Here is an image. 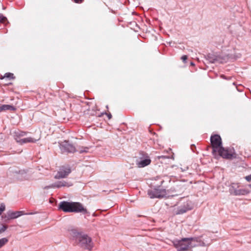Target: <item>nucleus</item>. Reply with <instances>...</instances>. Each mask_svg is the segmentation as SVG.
I'll use <instances>...</instances> for the list:
<instances>
[{
    "instance_id": "nucleus-32",
    "label": "nucleus",
    "mask_w": 251,
    "mask_h": 251,
    "mask_svg": "<svg viewBox=\"0 0 251 251\" xmlns=\"http://www.w3.org/2000/svg\"><path fill=\"white\" fill-rule=\"evenodd\" d=\"M248 186L251 188V184H249Z\"/></svg>"
},
{
    "instance_id": "nucleus-23",
    "label": "nucleus",
    "mask_w": 251,
    "mask_h": 251,
    "mask_svg": "<svg viewBox=\"0 0 251 251\" xmlns=\"http://www.w3.org/2000/svg\"><path fill=\"white\" fill-rule=\"evenodd\" d=\"M7 227L8 226L7 225H3L0 228V234L4 232Z\"/></svg>"
},
{
    "instance_id": "nucleus-4",
    "label": "nucleus",
    "mask_w": 251,
    "mask_h": 251,
    "mask_svg": "<svg viewBox=\"0 0 251 251\" xmlns=\"http://www.w3.org/2000/svg\"><path fill=\"white\" fill-rule=\"evenodd\" d=\"M164 182L163 180L161 181L160 185L156 186L153 190H149L148 195L151 199H161L165 197L167 195V191L165 189H160V186Z\"/></svg>"
},
{
    "instance_id": "nucleus-33",
    "label": "nucleus",
    "mask_w": 251,
    "mask_h": 251,
    "mask_svg": "<svg viewBox=\"0 0 251 251\" xmlns=\"http://www.w3.org/2000/svg\"><path fill=\"white\" fill-rule=\"evenodd\" d=\"M106 108H107V109H108V105H107V106H106Z\"/></svg>"
},
{
    "instance_id": "nucleus-14",
    "label": "nucleus",
    "mask_w": 251,
    "mask_h": 251,
    "mask_svg": "<svg viewBox=\"0 0 251 251\" xmlns=\"http://www.w3.org/2000/svg\"><path fill=\"white\" fill-rule=\"evenodd\" d=\"M151 162V160L150 158L148 156L146 158L142 159L140 161H138L136 163L137 165L139 168L144 167L149 165Z\"/></svg>"
},
{
    "instance_id": "nucleus-2",
    "label": "nucleus",
    "mask_w": 251,
    "mask_h": 251,
    "mask_svg": "<svg viewBox=\"0 0 251 251\" xmlns=\"http://www.w3.org/2000/svg\"><path fill=\"white\" fill-rule=\"evenodd\" d=\"M72 235L75 238L76 244L80 248L89 251L93 248V243L92 239L88 235L82 232L72 230Z\"/></svg>"
},
{
    "instance_id": "nucleus-3",
    "label": "nucleus",
    "mask_w": 251,
    "mask_h": 251,
    "mask_svg": "<svg viewBox=\"0 0 251 251\" xmlns=\"http://www.w3.org/2000/svg\"><path fill=\"white\" fill-rule=\"evenodd\" d=\"M192 241L199 242L200 237L183 238L180 240H175L173 243L178 251H187L191 250Z\"/></svg>"
},
{
    "instance_id": "nucleus-8",
    "label": "nucleus",
    "mask_w": 251,
    "mask_h": 251,
    "mask_svg": "<svg viewBox=\"0 0 251 251\" xmlns=\"http://www.w3.org/2000/svg\"><path fill=\"white\" fill-rule=\"evenodd\" d=\"M60 149L64 153H74L76 151L75 147L69 141H64L60 145Z\"/></svg>"
},
{
    "instance_id": "nucleus-6",
    "label": "nucleus",
    "mask_w": 251,
    "mask_h": 251,
    "mask_svg": "<svg viewBox=\"0 0 251 251\" xmlns=\"http://www.w3.org/2000/svg\"><path fill=\"white\" fill-rule=\"evenodd\" d=\"M217 151L219 155L223 158L231 159L236 157V153L233 148H225L222 146Z\"/></svg>"
},
{
    "instance_id": "nucleus-27",
    "label": "nucleus",
    "mask_w": 251,
    "mask_h": 251,
    "mask_svg": "<svg viewBox=\"0 0 251 251\" xmlns=\"http://www.w3.org/2000/svg\"><path fill=\"white\" fill-rule=\"evenodd\" d=\"M54 188V186H53V184L51 185H49V186H45L44 187V189H50V188Z\"/></svg>"
},
{
    "instance_id": "nucleus-25",
    "label": "nucleus",
    "mask_w": 251,
    "mask_h": 251,
    "mask_svg": "<svg viewBox=\"0 0 251 251\" xmlns=\"http://www.w3.org/2000/svg\"><path fill=\"white\" fill-rule=\"evenodd\" d=\"M245 179L247 181L250 182L251 181V174L246 176Z\"/></svg>"
},
{
    "instance_id": "nucleus-16",
    "label": "nucleus",
    "mask_w": 251,
    "mask_h": 251,
    "mask_svg": "<svg viewBox=\"0 0 251 251\" xmlns=\"http://www.w3.org/2000/svg\"><path fill=\"white\" fill-rule=\"evenodd\" d=\"M217 55L214 54H208L206 56V59L209 61L210 63H215L217 62V60H219L217 58Z\"/></svg>"
},
{
    "instance_id": "nucleus-10",
    "label": "nucleus",
    "mask_w": 251,
    "mask_h": 251,
    "mask_svg": "<svg viewBox=\"0 0 251 251\" xmlns=\"http://www.w3.org/2000/svg\"><path fill=\"white\" fill-rule=\"evenodd\" d=\"M235 184L233 183L229 189V191L231 194H233L235 196L240 195H245L249 194L250 192L247 189H236L235 187Z\"/></svg>"
},
{
    "instance_id": "nucleus-22",
    "label": "nucleus",
    "mask_w": 251,
    "mask_h": 251,
    "mask_svg": "<svg viewBox=\"0 0 251 251\" xmlns=\"http://www.w3.org/2000/svg\"><path fill=\"white\" fill-rule=\"evenodd\" d=\"M5 209V206L4 203H1L0 205V215L1 214L3 211Z\"/></svg>"
},
{
    "instance_id": "nucleus-26",
    "label": "nucleus",
    "mask_w": 251,
    "mask_h": 251,
    "mask_svg": "<svg viewBox=\"0 0 251 251\" xmlns=\"http://www.w3.org/2000/svg\"><path fill=\"white\" fill-rule=\"evenodd\" d=\"M181 59L182 60V61L184 62H186V60H187V55H183L182 57H181Z\"/></svg>"
},
{
    "instance_id": "nucleus-5",
    "label": "nucleus",
    "mask_w": 251,
    "mask_h": 251,
    "mask_svg": "<svg viewBox=\"0 0 251 251\" xmlns=\"http://www.w3.org/2000/svg\"><path fill=\"white\" fill-rule=\"evenodd\" d=\"M210 142L212 148L213 155L216 154L218 150L222 146V141L221 136L218 134H214L211 136Z\"/></svg>"
},
{
    "instance_id": "nucleus-29",
    "label": "nucleus",
    "mask_w": 251,
    "mask_h": 251,
    "mask_svg": "<svg viewBox=\"0 0 251 251\" xmlns=\"http://www.w3.org/2000/svg\"><path fill=\"white\" fill-rule=\"evenodd\" d=\"M73 1H74L75 3H81L83 0H72Z\"/></svg>"
},
{
    "instance_id": "nucleus-1",
    "label": "nucleus",
    "mask_w": 251,
    "mask_h": 251,
    "mask_svg": "<svg viewBox=\"0 0 251 251\" xmlns=\"http://www.w3.org/2000/svg\"><path fill=\"white\" fill-rule=\"evenodd\" d=\"M58 208L65 212L82 213L83 214L88 213L87 210L83 207L81 203L78 202L62 201L59 204Z\"/></svg>"
},
{
    "instance_id": "nucleus-9",
    "label": "nucleus",
    "mask_w": 251,
    "mask_h": 251,
    "mask_svg": "<svg viewBox=\"0 0 251 251\" xmlns=\"http://www.w3.org/2000/svg\"><path fill=\"white\" fill-rule=\"evenodd\" d=\"M71 172V168L69 166L61 167L55 176L56 179L66 177Z\"/></svg>"
},
{
    "instance_id": "nucleus-24",
    "label": "nucleus",
    "mask_w": 251,
    "mask_h": 251,
    "mask_svg": "<svg viewBox=\"0 0 251 251\" xmlns=\"http://www.w3.org/2000/svg\"><path fill=\"white\" fill-rule=\"evenodd\" d=\"M88 150V148H83V150H79V153H83V152H87V150Z\"/></svg>"
},
{
    "instance_id": "nucleus-17",
    "label": "nucleus",
    "mask_w": 251,
    "mask_h": 251,
    "mask_svg": "<svg viewBox=\"0 0 251 251\" xmlns=\"http://www.w3.org/2000/svg\"><path fill=\"white\" fill-rule=\"evenodd\" d=\"M217 59L219 60H217V62H219L220 63H223L224 62H226L228 58L226 55H217Z\"/></svg>"
},
{
    "instance_id": "nucleus-15",
    "label": "nucleus",
    "mask_w": 251,
    "mask_h": 251,
    "mask_svg": "<svg viewBox=\"0 0 251 251\" xmlns=\"http://www.w3.org/2000/svg\"><path fill=\"white\" fill-rule=\"evenodd\" d=\"M16 110V108L11 105L3 104L0 106V112L5 110L15 111Z\"/></svg>"
},
{
    "instance_id": "nucleus-13",
    "label": "nucleus",
    "mask_w": 251,
    "mask_h": 251,
    "mask_svg": "<svg viewBox=\"0 0 251 251\" xmlns=\"http://www.w3.org/2000/svg\"><path fill=\"white\" fill-rule=\"evenodd\" d=\"M17 142L19 143L20 144L22 145L27 143H35L36 142L37 140L32 138V137H27L23 139H17L15 138Z\"/></svg>"
},
{
    "instance_id": "nucleus-18",
    "label": "nucleus",
    "mask_w": 251,
    "mask_h": 251,
    "mask_svg": "<svg viewBox=\"0 0 251 251\" xmlns=\"http://www.w3.org/2000/svg\"><path fill=\"white\" fill-rule=\"evenodd\" d=\"M4 78H8L10 79H14L15 77L14 76V74L11 73H6L4 74L3 76H1L0 78L1 79H3Z\"/></svg>"
},
{
    "instance_id": "nucleus-11",
    "label": "nucleus",
    "mask_w": 251,
    "mask_h": 251,
    "mask_svg": "<svg viewBox=\"0 0 251 251\" xmlns=\"http://www.w3.org/2000/svg\"><path fill=\"white\" fill-rule=\"evenodd\" d=\"M28 214H33L32 213H25L23 211H8L6 213V215L5 216V218L7 219V220H10V219H14L16 218H17L19 217L20 216L24 215H28Z\"/></svg>"
},
{
    "instance_id": "nucleus-21",
    "label": "nucleus",
    "mask_w": 251,
    "mask_h": 251,
    "mask_svg": "<svg viewBox=\"0 0 251 251\" xmlns=\"http://www.w3.org/2000/svg\"><path fill=\"white\" fill-rule=\"evenodd\" d=\"M8 242V240L6 238L0 239V248L2 247L5 244Z\"/></svg>"
},
{
    "instance_id": "nucleus-31",
    "label": "nucleus",
    "mask_w": 251,
    "mask_h": 251,
    "mask_svg": "<svg viewBox=\"0 0 251 251\" xmlns=\"http://www.w3.org/2000/svg\"><path fill=\"white\" fill-rule=\"evenodd\" d=\"M191 65H194V64L193 62H191Z\"/></svg>"
},
{
    "instance_id": "nucleus-28",
    "label": "nucleus",
    "mask_w": 251,
    "mask_h": 251,
    "mask_svg": "<svg viewBox=\"0 0 251 251\" xmlns=\"http://www.w3.org/2000/svg\"><path fill=\"white\" fill-rule=\"evenodd\" d=\"M105 114L107 115L108 118L109 119H110L112 118V115L110 112L108 113H105Z\"/></svg>"
},
{
    "instance_id": "nucleus-12",
    "label": "nucleus",
    "mask_w": 251,
    "mask_h": 251,
    "mask_svg": "<svg viewBox=\"0 0 251 251\" xmlns=\"http://www.w3.org/2000/svg\"><path fill=\"white\" fill-rule=\"evenodd\" d=\"M73 185L72 183L71 182H68L64 180L63 181H57L54 184H53V186H54V188H60L61 187H69L70 186H71Z\"/></svg>"
},
{
    "instance_id": "nucleus-30",
    "label": "nucleus",
    "mask_w": 251,
    "mask_h": 251,
    "mask_svg": "<svg viewBox=\"0 0 251 251\" xmlns=\"http://www.w3.org/2000/svg\"><path fill=\"white\" fill-rule=\"evenodd\" d=\"M221 77L224 79H226V76L224 75H221Z\"/></svg>"
},
{
    "instance_id": "nucleus-7",
    "label": "nucleus",
    "mask_w": 251,
    "mask_h": 251,
    "mask_svg": "<svg viewBox=\"0 0 251 251\" xmlns=\"http://www.w3.org/2000/svg\"><path fill=\"white\" fill-rule=\"evenodd\" d=\"M173 213L174 215H181L183 214L189 210L192 209V207L190 204V202L186 201L184 202L183 205L176 207V205L173 207Z\"/></svg>"
},
{
    "instance_id": "nucleus-19",
    "label": "nucleus",
    "mask_w": 251,
    "mask_h": 251,
    "mask_svg": "<svg viewBox=\"0 0 251 251\" xmlns=\"http://www.w3.org/2000/svg\"><path fill=\"white\" fill-rule=\"evenodd\" d=\"M15 134H16V137L15 138L19 139V138L20 137H23V136H25L26 135V133L24 131H17V132H15Z\"/></svg>"
},
{
    "instance_id": "nucleus-20",
    "label": "nucleus",
    "mask_w": 251,
    "mask_h": 251,
    "mask_svg": "<svg viewBox=\"0 0 251 251\" xmlns=\"http://www.w3.org/2000/svg\"><path fill=\"white\" fill-rule=\"evenodd\" d=\"M0 23L6 24V23H8V22L6 17L4 16L2 14H0Z\"/></svg>"
}]
</instances>
